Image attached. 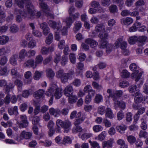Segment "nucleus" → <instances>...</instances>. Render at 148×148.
I'll return each mask as SVG.
<instances>
[{
	"label": "nucleus",
	"instance_id": "obj_37",
	"mask_svg": "<svg viewBox=\"0 0 148 148\" xmlns=\"http://www.w3.org/2000/svg\"><path fill=\"white\" fill-rule=\"evenodd\" d=\"M127 139L128 142L132 145L136 141V138L132 135L127 136Z\"/></svg>",
	"mask_w": 148,
	"mask_h": 148
},
{
	"label": "nucleus",
	"instance_id": "obj_54",
	"mask_svg": "<svg viewBox=\"0 0 148 148\" xmlns=\"http://www.w3.org/2000/svg\"><path fill=\"white\" fill-rule=\"evenodd\" d=\"M40 121V118L39 116H36L33 117L32 120V123L34 125H37Z\"/></svg>",
	"mask_w": 148,
	"mask_h": 148
},
{
	"label": "nucleus",
	"instance_id": "obj_19",
	"mask_svg": "<svg viewBox=\"0 0 148 148\" xmlns=\"http://www.w3.org/2000/svg\"><path fill=\"white\" fill-rule=\"evenodd\" d=\"M113 143V140L111 139L106 141H104L102 142V147L103 148H105L106 147L107 148H111Z\"/></svg>",
	"mask_w": 148,
	"mask_h": 148
},
{
	"label": "nucleus",
	"instance_id": "obj_43",
	"mask_svg": "<svg viewBox=\"0 0 148 148\" xmlns=\"http://www.w3.org/2000/svg\"><path fill=\"white\" fill-rule=\"evenodd\" d=\"M138 37L137 36H131L129 38L128 40L129 43L131 45L134 44L138 40Z\"/></svg>",
	"mask_w": 148,
	"mask_h": 148
},
{
	"label": "nucleus",
	"instance_id": "obj_53",
	"mask_svg": "<svg viewBox=\"0 0 148 148\" xmlns=\"http://www.w3.org/2000/svg\"><path fill=\"white\" fill-rule=\"evenodd\" d=\"M36 45V42L34 40L30 41L28 44V47L30 49H33L35 47Z\"/></svg>",
	"mask_w": 148,
	"mask_h": 148
},
{
	"label": "nucleus",
	"instance_id": "obj_44",
	"mask_svg": "<svg viewBox=\"0 0 148 148\" xmlns=\"http://www.w3.org/2000/svg\"><path fill=\"white\" fill-rule=\"evenodd\" d=\"M138 41L140 43V45L143 46L144 44V43L145 41L147 39V37L144 36H139L138 38Z\"/></svg>",
	"mask_w": 148,
	"mask_h": 148
},
{
	"label": "nucleus",
	"instance_id": "obj_21",
	"mask_svg": "<svg viewBox=\"0 0 148 148\" xmlns=\"http://www.w3.org/2000/svg\"><path fill=\"white\" fill-rule=\"evenodd\" d=\"M8 112L9 114L10 115H17L18 114V107L15 106L13 108H10L8 109Z\"/></svg>",
	"mask_w": 148,
	"mask_h": 148
},
{
	"label": "nucleus",
	"instance_id": "obj_34",
	"mask_svg": "<svg viewBox=\"0 0 148 148\" xmlns=\"http://www.w3.org/2000/svg\"><path fill=\"white\" fill-rule=\"evenodd\" d=\"M126 128L127 127L125 125L117 126L116 127L117 131L121 134L124 133Z\"/></svg>",
	"mask_w": 148,
	"mask_h": 148
},
{
	"label": "nucleus",
	"instance_id": "obj_41",
	"mask_svg": "<svg viewBox=\"0 0 148 148\" xmlns=\"http://www.w3.org/2000/svg\"><path fill=\"white\" fill-rule=\"evenodd\" d=\"M68 98L69 102L71 103H75L77 99V97L76 95H73L72 94Z\"/></svg>",
	"mask_w": 148,
	"mask_h": 148
},
{
	"label": "nucleus",
	"instance_id": "obj_51",
	"mask_svg": "<svg viewBox=\"0 0 148 148\" xmlns=\"http://www.w3.org/2000/svg\"><path fill=\"white\" fill-rule=\"evenodd\" d=\"M53 38V36L51 33L49 34L48 36L46 38V43L47 44H50L52 42Z\"/></svg>",
	"mask_w": 148,
	"mask_h": 148
},
{
	"label": "nucleus",
	"instance_id": "obj_64",
	"mask_svg": "<svg viewBox=\"0 0 148 148\" xmlns=\"http://www.w3.org/2000/svg\"><path fill=\"white\" fill-rule=\"evenodd\" d=\"M109 9L110 12L112 13H115L117 11V7L115 5H111Z\"/></svg>",
	"mask_w": 148,
	"mask_h": 148
},
{
	"label": "nucleus",
	"instance_id": "obj_55",
	"mask_svg": "<svg viewBox=\"0 0 148 148\" xmlns=\"http://www.w3.org/2000/svg\"><path fill=\"white\" fill-rule=\"evenodd\" d=\"M65 21L66 23L67 26L69 27L71 25L74 21L72 19V17L70 16L69 18H66Z\"/></svg>",
	"mask_w": 148,
	"mask_h": 148
},
{
	"label": "nucleus",
	"instance_id": "obj_18",
	"mask_svg": "<svg viewBox=\"0 0 148 148\" xmlns=\"http://www.w3.org/2000/svg\"><path fill=\"white\" fill-rule=\"evenodd\" d=\"M24 65L26 67L30 68L32 67L34 69L36 67V64H35L34 60L32 59H29L27 60L24 63Z\"/></svg>",
	"mask_w": 148,
	"mask_h": 148
},
{
	"label": "nucleus",
	"instance_id": "obj_52",
	"mask_svg": "<svg viewBox=\"0 0 148 148\" xmlns=\"http://www.w3.org/2000/svg\"><path fill=\"white\" fill-rule=\"evenodd\" d=\"M103 129V127L101 125H95L93 127V130L96 132L101 131Z\"/></svg>",
	"mask_w": 148,
	"mask_h": 148
},
{
	"label": "nucleus",
	"instance_id": "obj_47",
	"mask_svg": "<svg viewBox=\"0 0 148 148\" xmlns=\"http://www.w3.org/2000/svg\"><path fill=\"white\" fill-rule=\"evenodd\" d=\"M19 28L17 25L15 24H13L12 25L10 29V31L13 33H15L18 31Z\"/></svg>",
	"mask_w": 148,
	"mask_h": 148
},
{
	"label": "nucleus",
	"instance_id": "obj_1",
	"mask_svg": "<svg viewBox=\"0 0 148 148\" xmlns=\"http://www.w3.org/2000/svg\"><path fill=\"white\" fill-rule=\"evenodd\" d=\"M25 8L26 11L24 9H18L15 8L14 10V12L16 13L17 12H18L19 14L24 18H29L34 16V13L36 12L34 7L30 0L26 3Z\"/></svg>",
	"mask_w": 148,
	"mask_h": 148
},
{
	"label": "nucleus",
	"instance_id": "obj_50",
	"mask_svg": "<svg viewBox=\"0 0 148 148\" xmlns=\"http://www.w3.org/2000/svg\"><path fill=\"white\" fill-rule=\"evenodd\" d=\"M41 75V72H40L39 71H37L35 72L34 74V78L35 80H38L40 78Z\"/></svg>",
	"mask_w": 148,
	"mask_h": 148
},
{
	"label": "nucleus",
	"instance_id": "obj_6",
	"mask_svg": "<svg viewBox=\"0 0 148 148\" xmlns=\"http://www.w3.org/2000/svg\"><path fill=\"white\" fill-rule=\"evenodd\" d=\"M65 73L64 71L62 69H59L56 73V76L58 78H60L62 82L65 83L67 82V78L66 77Z\"/></svg>",
	"mask_w": 148,
	"mask_h": 148
},
{
	"label": "nucleus",
	"instance_id": "obj_2",
	"mask_svg": "<svg viewBox=\"0 0 148 148\" xmlns=\"http://www.w3.org/2000/svg\"><path fill=\"white\" fill-rule=\"evenodd\" d=\"M130 69L132 71H134L132 73V78L135 79L136 84L139 87L142 85L144 82V79L141 78L142 73L141 72L139 73V67L136 64L134 63L131 64L129 66Z\"/></svg>",
	"mask_w": 148,
	"mask_h": 148
},
{
	"label": "nucleus",
	"instance_id": "obj_42",
	"mask_svg": "<svg viewBox=\"0 0 148 148\" xmlns=\"http://www.w3.org/2000/svg\"><path fill=\"white\" fill-rule=\"evenodd\" d=\"M32 76V73L31 71H28L24 73V77L27 79H29V81L28 82V84H30L31 82V80L30 79V77Z\"/></svg>",
	"mask_w": 148,
	"mask_h": 148
},
{
	"label": "nucleus",
	"instance_id": "obj_39",
	"mask_svg": "<svg viewBox=\"0 0 148 148\" xmlns=\"http://www.w3.org/2000/svg\"><path fill=\"white\" fill-rule=\"evenodd\" d=\"M10 52V51L7 48L3 47L0 49V56H2L3 55H5L8 53Z\"/></svg>",
	"mask_w": 148,
	"mask_h": 148
},
{
	"label": "nucleus",
	"instance_id": "obj_32",
	"mask_svg": "<svg viewBox=\"0 0 148 148\" xmlns=\"http://www.w3.org/2000/svg\"><path fill=\"white\" fill-rule=\"evenodd\" d=\"M18 58V55L15 54L13 55L10 59V61L11 64L13 65H15L17 64L16 59Z\"/></svg>",
	"mask_w": 148,
	"mask_h": 148
},
{
	"label": "nucleus",
	"instance_id": "obj_27",
	"mask_svg": "<svg viewBox=\"0 0 148 148\" xmlns=\"http://www.w3.org/2000/svg\"><path fill=\"white\" fill-rule=\"evenodd\" d=\"M40 7L42 10L44 12H45L46 11H49L50 10L49 8L48 7L47 5L45 3L41 2L40 3Z\"/></svg>",
	"mask_w": 148,
	"mask_h": 148
},
{
	"label": "nucleus",
	"instance_id": "obj_28",
	"mask_svg": "<svg viewBox=\"0 0 148 148\" xmlns=\"http://www.w3.org/2000/svg\"><path fill=\"white\" fill-rule=\"evenodd\" d=\"M105 26L102 23L97 24L95 27V31L99 32L105 30Z\"/></svg>",
	"mask_w": 148,
	"mask_h": 148
},
{
	"label": "nucleus",
	"instance_id": "obj_8",
	"mask_svg": "<svg viewBox=\"0 0 148 148\" xmlns=\"http://www.w3.org/2000/svg\"><path fill=\"white\" fill-rule=\"evenodd\" d=\"M114 105L115 109H116L119 107L122 110H124L126 107V103L123 101H115Z\"/></svg>",
	"mask_w": 148,
	"mask_h": 148
},
{
	"label": "nucleus",
	"instance_id": "obj_13",
	"mask_svg": "<svg viewBox=\"0 0 148 148\" xmlns=\"http://www.w3.org/2000/svg\"><path fill=\"white\" fill-rule=\"evenodd\" d=\"M20 117L22 122L20 124V126L22 127H26L28 125V122L26 116L25 115H21L20 116Z\"/></svg>",
	"mask_w": 148,
	"mask_h": 148
},
{
	"label": "nucleus",
	"instance_id": "obj_20",
	"mask_svg": "<svg viewBox=\"0 0 148 148\" xmlns=\"http://www.w3.org/2000/svg\"><path fill=\"white\" fill-rule=\"evenodd\" d=\"M29 0H14L15 3L16 4L18 7L20 8H24L25 5V2L26 3Z\"/></svg>",
	"mask_w": 148,
	"mask_h": 148
},
{
	"label": "nucleus",
	"instance_id": "obj_56",
	"mask_svg": "<svg viewBox=\"0 0 148 148\" xmlns=\"http://www.w3.org/2000/svg\"><path fill=\"white\" fill-rule=\"evenodd\" d=\"M70 62L73 64H75L76 62V57L74 53H71L69 55Z\"/></svg>",
	"mask_w": 148,
	"mask_h": 148
},
{
	"label": "nucleus",
	"instance_id": "obj_14",
	"mask_svg": "<svg viewBox=\"0 0 148 148\" xmlns=\"http://www.w3.org/2000/svg\"><path fill=\"white\" fill-rule=\"evenodd\" d=\"M49 112L50 114L54 116L55 117H57L59 116L61 113L60 110L58 108L55 109L53 108H49Z\"/></svg>",
	"mask_w": 148,
	"mask_h": 148
},
{
	"label": "nucleus",
	"instance_id": "obj_30",
	"mask_svg": "<svg viewBox=\"0 0 148 148\" xmlns=\"http://www.w3.org/2000/svg\"><path fill=\"white\" fill-rule=\"evenodd\" d=\"M106 116L110 119H112L114 117V114L110 108H107L106 109Z\"/></svg>",
	"mask_w": 148,
	"mask_h": 148
},
{
	"label": "nucleus",
	"instance_id": "obj_9",
	"mask_svg": "<svg viewBox=\"0 0 148 148\" xmlns=\"http://www.w3.org/2000/svg\"><path fill=\"white\" fill-rule=\"evenodd\" d=\"M137 91L136 92H135L133 95L135 96L134 101L136 103H139L141 102L143 100V96L140 93L139 90H137Z\"/></svg>",
	"mask_w": 148,
	"mask_h": 148
},
{
	"label": "nucleus",
	"instance_id": "obj_10",
	"mask_svg": "<svg viewBox=\"0 0 148 148\" xmlns=\"http://www.w3.org/2000/svg\"><path fill=\"white\" fill-rule=\"evenodd\" d=\"M54 89L55 91L54 96L56 99H59L62 96V89L61 88H58L55 84H54Z\"/></svg>",
	"mask_w": 148,
	"mask_h": 148
},
{
	"label": "nucleus",
	"instance_id": "obj_26",
	"mask_svg": "<svg viewBox=\"0 0 148 148\" xmlns=\"http://www.w3.org/2000/svg\"><path fill=\"white\" fill-rule=\"evenodd\" d=\"M46 73L47 77L50 79H52L55 75L54 72L51 69H47L46 70Z\"/></svg>",
	"mask_w": 148,
	"mask_h": 148
},
{
	"label": "nucleus",
	"instance_id": "obj_3",
	"mask_svg": "<svg viewBox=\"0 0 148 148\" xmlns=\"http://www.w3.org/2000/svg\"><path fill=\"white\" fill-rule=\"evenodd\" d=\"M32 136V133L24 130L22 132L20 136L17 137L16 140L20 141L23 139L28 140L31 139Z\"/></svg>",
	"mask_w": 148,
	"mask_h": 148
},
{
	"label": "nucleus",
	"instance_id": "obj_4",
	"mask_svg": "<svg viewBox=\"0 0 148 148\" xmlns=\"http://www.w3.org/2000/svg\"><path fill=\"white\" fill-rule=\"evenodd\" d=\"M123 36H121L117 39L114 43V45L116 48L120 47L122 50L126 49L127 45V42L125 41H123Z\"/></svg>",
	"mask_w": 148,
	"mask_h": 148
},
{
	"label": "nucleus",
	"instance_id": "obj_25",
	"mask_svg": "<svg viewBox=\"0 0 148 148\" xmlns=\"http://www.w3.org/2000/svg\"><path fill=\"white\" fill-rule=\"evenodd\" d=\"M54 84L52 85L51 87L49 88L46 92L45 95L49 97L51 96L53 97L54 92L55 91Z\"/></svg>",
	"mask_w": 148,
	"mask_h": 148
},
{
	"label": "nucleus",
	"instance_id": "obj_16",
	"mask_svg": "<svg viewBox=\"0 0 148 148\" xmlns=\"http://www.w3.org/2000/svg\"><path fill=\"white\" fill-rule=\"evenodd\" d=\"M85 43L87 44H89L90 46L92 48L96 47L98 45V42L95 40L91 38L86 39Z\"/></svg>",
	"mask_w": 148,
	"mask_h": 148
},
{
	"label": "nucleus",
	"instance_id": "obj_45",
	"mask_svg": "<svg viewBox=\"0 0 148 148\" xmlns=\"http://www.w3.org/2000/svg\"><path fill=\"white\" fill-rule=\"evenodd\" d=\"M139 137L140 138H146L148 137V133L145 130H141L140 131Z\"/></svg>",
	"mask_w": 148,
	"mask_h": 148
},
{
	"label": "nucleus",
	"instance_id": "obj_22",
	"mask_svg": "<svg viewBox=\"0 0 148 148\" xmlns=\"http://www.w3.org/2000/svg\"><path fill=\"white\" fill-rule=\"evenodd\" d=\"M85 117L84 115L81 116V117L76 119L73 123V124L75 126L79 125L82 123L84 120Z\"/></svg>",
	"mask_w": 148,
	"mask_h": 148
},
{
	"label": "nucleus",
	"instance_id": "obj_12",
	"mask_svg": "<svg viewBox=\"0 0 148 148\" xmlns=\"http://www.w3.org/2000/svg\"><path fill=\"white\" fill-rule=\"evenodd\" d=\"M71 123L69 120H66L64 121L63 128L64 129V132L68 133L69 131L70 128L71 127Z\"/></svg>",
	"mask_w": 148,
	"mask_h": 148
},
{
	"label": "nucleus",
	"instance_id": "obj_61",
	"mask_svg": "<svg viewBox=\"0 0 148 148\" xmlns=\"http://www.w3.org/2000/svg\"><path fill=\"white\" fill-rule=\"evenodd\" d=\"M78 56V57L77 59L80 61H84L86 58L85 54L83 53H79Z\"/></svg>",
	"mask_w": 148,
	"mask_h": 148
},
{
	"label": "nucleus",
	"instance_id": "obj_46",
	"mask_svg": "<svg viewBox=\"0 0 148 148\" xmlns=\"http://www.w3.org/2000/svg\"><path fill=\"white\" fill-rule=\"evenodd\" d=\"M121 76L123 78H127L130 76V73L126 70H123L121 72Z\"/></svg>",
	"mask_w": 148,
	"mask_h": 148
},
{
	"label": "nucleus",
	"instance_id": "obj_63",
	"mask_svg": "<svg viewBox=\"0 0 148 148\" xmlns=\"http://www.w3.org/2000/svg\"><path fill=\"white\" fill-rule=\"evenodd\" d=\"M27 103H24L21 105L20 106V108L21 111L24 112L27 109Z\"/></svg>",
	"mask_w": 148,
	"mask_h": 148
},
{
	"label": "nucleus",
	"instance_id": "obj_7",
	"mask_svg": "<svg viewBox=\"0 0 148 148\" xmlns=\"http://www.w3.org/2000/svg\"><path fill=\"white\" fill-rule=\"evenodd\" d=\"M49 26L54 29H56L59 30L62 26V25L60 22L56 23V22L50 20L48 22Z\"/></svg>",
	"mask_w": 148,
	"mask_h": 148
},
{
	"label": "nucleus",
	"instance_id": "obj_17",
	"mask_svg": "<svg viewBox=\"0 0 148 148\" xmlns=\"http://www.w3.org/2000/svg\"><path fill=\"white\" fill-rule=\"evenodd\" d=\"M26 56L27 57V51L25 49H23L19 53V61L21 62L23 61Z\"/></svg>",
	"mask_w": 148,
	"mask_h": 148
},
{
	"label": "nucleus",
	"instance_id": "obj_36",
	"mask_svg": "<svg viewBox=\"0 0 148 148\" xmlns=\"http://www.w3.org/2000/svg\"><path fill=\"white\" fill-rule=\"evenodd\" d=\"M11 74L16 77H21V75L18 73L16 68H13L11 69Z\"/></svg>",
	"mask_w": 148,
	"mask_h": 148
},
{
	"label": "nucleus",
	"instance_id": "obj_57",
	"mask_svg": "<svg viewBox=\"0 0 148 148\" xmlns=\"http://www.w3.org/2000/svg\"><path fill=\"white\" fill-rule=\"evenodd\" d=\"M43 58L41 55H38L36 56L35 59V63L36 65L41 63L42 61Z\"/></svg>",
	"mask_w": 148,
	"mask_h": 148
},
{
	"label": "nucleus",
	"instance_id": "obj_24",
	"mask_svg": "<svg viewBox=\"0 0 148 148\" xmlns=\"http://www.w3.org/2000/svg\"><path fill=\"white\" fill-rule=\"evenodd\" d=\"M9 40L8 36L3 35L0 36V45H3L7 43Z\"/></svg>",
	"mask_w": 148,
	"mask_h": 148
},
{
	"label": "nucleus",
	"instance_id": "obj_33",
	"mask_svg": "<svg viewBox=\"0 0 148 148\" xmlns=\"http://www.w3.org/2000/svg\"><path fill=\"white\" fill-rule=\"evenodd\" d=\"M15 84L17 86L18 90L20 91L22 90V86L23 85V83L21 80L17 79L14 82Z\"/></svg>",
	"mask_w": 148,
	"mask_h": 148
},
{
	"label": "nucleus",
	"instance_id": "obj_11",
	"mask_svg": "<svg viewBox=\"0 0 148 148\" xmlns=\"http://www.w3.org/2000/svg\"><path fill=\"white\" fill-rule=\"evenodd\" d=\"M64 95L66 97H69L73 92V87L71 85L67 86L64 90Z\"/></svg>",
	"mask_w": 148,
	"mask_h": 148
},
{
	"label": "nucleus",
	"instance_id": "obj_62",
	"mask_svg": "<svg viewBox=\"0 0 148 148\" xmlns=\"http://www.w3.org/2000/svg\"><path fill=\"white\" fill-rule=\"evenodd\" d=\"M105 110V107L103 106H100L98 109V113L101 115L103 114L104 113Z\"/></svg>",
	"mask_w": 148,
	"mask_h": 148
},
{
	"label": "nucleus",
	"instance_id": "obj_48",
	"mask_svg": "<svg viewBox=\"0 0 148 148\" xmlns=\"http://www.w3.org/2000/svg\"><path fill=\"white\" fill-rule=\"evenodd\" d=\"M107 134L105 131L102 132L97 137V139L100 141L103 140L106 136Z\"/></svg>",
	"mask_w": 148,
	"mask_h": 148
},
{
	"label": "nucleus",
	"instance_id": "obj_38",
	"mask_svg": "<svg viewBox=\"0 0 148 148\" xmlns=\"http://www.w3.org/2000/svg\"><path fill=\"white\" fill-rule=\"evenodd\" d=\"M45 92L42 89H39L38 90L35 92L34 93L35 97L39 98L42 97Z\"/></svg>",
	"mask_w": 148,
	"mask_h": 148
},
{
	"label": "nucleus",
	"instance_id": "obj_58",
	"mask_svg": "<svg viewBox=\"0 0 148 148\" xmlns=\"http://www.w3.org/2000/svg\"><path fill=\"white\" fill-rule=\"evenodd\" d=\"M132 114L131 112H127L126 114V118L127 121L130 122L132 121Z\"/></svg>",
	"mask_w": 148,
	"mask_h": 148
},
{
	"label": "nucleus",
	"instance_id": "obj_5",
	"mask_svg": "<svg viewBox=\"0 0 148 148\" xmlns=\"http://www.w3.org/2000/svg\"><path fill=\"white\" fill-rule=\"evenodd\" d=\"M108 36V33H106L103 35L101 33H100L99 35V37L101 39V45L100 46V48H106L107 46V42L106 40Z\"/></svg>",
	"mask_w": 148,
	"mask_h": 148
},
{
	"label": "nucleus",
	"instance_id": "obj_59",
	"mask_svg": "<svg viewBox=\"0 0 148 148\" xmlns=\"http://www.w3.org/2000/svg\"><path fill=\"white\" fill-rule=\"evenodd\" d=\"M36 51L30 49L27 51V57L30 58L34 56L35 55Z\"/></svg>",
	"mask_w": 148,
	"mask_h": 148
},
{
	"label": "nucleus",
	"instance_id": "obj_49",
	"mask_svg": "<svg viewBox=\"0 0 148 148\" xmlns=\"http://www.w3.org/2000/svg\"><path fill=\"white\" fill-rule=\"evenodd\" d=\"M124 113L122 110L118 112L117 114V117L118 120H121L124 117Z\"/></svg>",
	"mask_w": 148,
	"mask_h": 148
},
{
	"label": "nucleus",
	"instance_id": "obj_35",
	"mask_svg": "<svg viewBox=\"0 0 148 148\" xmlns=\"http://www.w3.org/2000/svg\"><path fill=\"white\" fill-rule=\"evenodd\" d=\"M83 130L82 127L79 126H75V127H73L72 129V132L73 133L76 134L78 132H81Z\"/></svg>",
	"mask_w": 148,
	"mask_h": 148
},
{
	"label": "nucleus",
	"instance_id": "obj_15",
	"mask_svg": "<svg viewBox=\"0 0 148 148\" xmlns=\"http://www.w3.org/2000/svg\"><path fill=\"white\" fill-rule=\"evenodd\" d=\"M133 22V19L131 17L124 18L121 20V23L126 25H129L131 24Z\"/></svg>",
	"mask_w": 148,
	"mask_h": 148
},
{
	"label": "nucleus",
	"instance_id": "obj_31",
	"mask_svg": "<svg viewBox=\"0 0 148 148\" xmlns=\"http://www.w3.org/2000/svg\"><path fill=\"white\" fill-rule=\"evenodd\" d=\"M74 25L75 26L73 28V31L74 33H76L81 27L82 24L80 21H77L75 23Z\"/></svg>",
	"mask_w": 148,
	"mask_h": 148
},
{
	"label": "nucleus",
	"instance_id": "obj_29",
	"mask_svg": "<svg viewBox=\"0 0 148 148\" xmlns=\"http://www.w3.org/2000/svg\"><path fill=\"white\" fill-rule=\"evenodd\" d=\"M103 97L100 94H97L95 97L94 102L96 103H99L102 101Z\"/></svg>",
	"mask_w": 148,
	"mask_h": 148
},
{
	"label": "nucleus",
	"instance_id": "obj_23",
	"mask_svg": "<svg viewBox=\"0 0 148 148\" xmlns=\"http://www.w3.org/2000/svg\"><path fill=\"white\" fill-rule=\"evenodd\" d=\"M82 115V113L81 112H79L77 113V111L74 110L71 112L70 116V118L71 119H73L75 118H79V117H81Z\"/></svg>",
	"mask_w": 148,
	"mask_h": 148
},
{
	"label": "nucleus",
	"instance_id": "obj_40",
	"mask_svg": "<svg viewBox=\"0 0 148 148\" xmlns=\"http://www.w3.org/2000/svg\"><path fill=\"white\" fill-rule=\"evenodd\" d=\"M92 136V134L89 133H86L82 134L80 138L83 140H86Z\"/></svg>",
	"mask_w": 148,
	"mask_h": 148
},
{
	"label": "nucleus",
	"instance_id": "obj_60",
	"mask_svg": "<svg viewBox=\"0 0 148 148\" xmlns=\"http://www.w3.org/2000/svg\"><path fill=\"white\" fill-rule=\"evenodd\" d=\"M32 34L34 36L38 37H40L42 35V33L37 30H33Z\"/></svg>",
	"mask_w": 148,
	"mask_h": 148
}]
</instances>
